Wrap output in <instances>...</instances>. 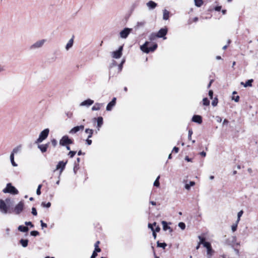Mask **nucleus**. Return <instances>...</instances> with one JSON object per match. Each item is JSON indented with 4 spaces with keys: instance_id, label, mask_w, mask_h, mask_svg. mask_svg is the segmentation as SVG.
<instances>
[{
    "instance_id": "15",
    "label": "nucleus",
    "mask_w": 258,
    "mask_h": 258,
    "mask_svg": "<svg viewBox=\"0 0 258 258\" xmlns=\"http://www.w3.org/2000/svg\"><path fill=\"white\" fill-rule=\"evenodd\" d=\"M93 103H94L93 100L88 99L86 100L83 101L82 102H81L80 104V106H89L91 105L92 104H93Z\"/></svg>"
},
{
    "instance_id": "40",
    "label": "nucleus",
    "mask_w": 258,
    "mask_h": 258,
    "mask_svg": "<svg viewBox=\"0 0 258 258\" xmlns=\"http://www.w3.org/2000/svg\"><path fill=\"white\" fill-rule=\"evenodd\" d=\"M41 205L43 207L49 208L51 206V203L50 202H48L46 204L44 202H42Z\"/></svg>"
},
{
    "instance_id": "45",
    "label": "nucleus",
    "mask_w": 258,
    "mask_h": 258,
    "mask_svg": "<svg viewBox=\"0 0 258 258\" xmlns=\"http://www.w3.org/2000/svg\"><path fill=\"white\" fill-rule=\"evenodd\" d=\"M159 178H156V179L155 180V181H154V185L155 186H156V187H158L160 185V183H159Z\"/></svg>"
},
{
    "instance_id": "37",
    "label": "nucleus",
    "mask_w": 258,
    "mask_h": 258,
    "mask_svg": "<svg viewBox=\"0 0 258 258\" xmlns=\"http://www.w3.org/2000/svg\"><path fill=\"white\" fill-rule=\"evenodd\" d=\"M195 5L198 7H201L203 4L202 0H194Z\"/></svg>"
},
{
    "instance_id": "22",
    "label": "nucleus",
    "mask_w": 258,
    "mask_h": 258,
    "mask_svg": "<svg viewBox=\"0 0 258 258\" xmlns=\"http://www.w3.org/2000/svg\"><path fill=\"white\" fill-rule=\"evenodd\" d=\"M214 253V250L212 249V247L207 249V255L208 258H211Z\"/></svg>"
},
{
    "instance_id": "13",
    "label": "nucleus",
    "mask_w": 258,
    "mask_h": 258,
    "mask_svg": "<svg viewBox=\"0 0 258 258\" xmlns=\"http://www.w3.org/2000/svg\"><path fill=\"white\" fill-rule=\"evenodd\" d=\"M146 5L149 10H153L157 7V4L152 1H150L146 4Z\"/></svg>"
},
{
    "instance_id": "8",
    "label": "nucleus",
    "mask_w": 258,
    "mask_h": 258,
    "mask_svg": "<svg viewBox=\"0 0 258 258\" xmlns=\"http://www.w3.org/2000/svg\"><path fill=\"white\" fill-rule=\"evenodd\" d=\"M132 29L125 28L119 33L120 37L121 38L125 39L127 37L128 35L131 32Z\"/></svg>"
},
{
    "instance_id": "38",
    "label": "nucleus",
    "mask_w": 258,
    "mask_h": 258,
    "mask_svg": "<svg viewBox=\"0 0 258 258\" xmlns=\"http://www.w3.org/2000/svg\"><path fill=\"white\" fill-rule=\"evenodd\" d=\"M157 246L159 247H162L163 249H165L166 246H167L166 243L163 242V243H160L159 241L157 242Z\"/></svg>"
},
{
    "instance_id": "64",
    "label": "nucleus",
    "mask_w": 258,
    "mask_h": 258,
    "mask_svg": "<svg viewBox=\"0 0 258 258\" xmlns=\"http://www.w3.org/2000/svg\"><path fill=\"white\" fill-rule=\"evenodd\" d=\"M228 123V121L226 119H225L223 122V124H227Z\"/></svg>"
},
{
    "instance_id": "63",
    "label": "nucleus",
    "mask_w": 258,
    "mask_h": 258,
    "mask_svg": "<svg viewBox=\"0 0 258 258\" xmlns=\"http://www.w3.org/2000/svg\"><path fill=\"white\" fill-rule=\"evenodd\" d=\"M213 81V80H211L210 81V83H209V84H208V87H207L208 88H210V87H211V84H212V83Z\"/></svg>"
},
{
    "instance_id": "31",
    "label": "nucleus",
    "mask_w": 258,
    "mask_h": 258,
    "mask_svg": "<svg viewBox=\"0 0 258 258\" xmlns=\"http://www.w3.org/2000/svg\"><path fill=\"white\" fill-rule=\"evenodd\" d=\"M10 160L12 165L16 167L17 166V164L16 163V162L14 161V156L13 155V154H11L10 155Z\"/></svg>"
},
{
    "instance_id": "1",
    "label": "nucleus",
    "mask_w": 258,
    "mask_h": 258,
    "mask_svg": "<svg viewBox=\"0 0 258 258\" xmlns=\"http://www.w3.org/2000/svg\"><path fill=\"white\" fill-rule=\"evenodd\" d=\"M10 202V199H6L5 201L0 199V212L2 214H7L11 213V212L9 211V207L6 204V203H9Z\"/></svg>"
},
{
    "instance_id": "28",
    "label": "nucleus",
    "mask_w": 258,
    "mask_h": 258,
    "mask_svg": "<svg viewBox=\"0 0 258 258\" xmlns=\"http://www.w3.org/2000/svg\"><path fill=\"white\" fill-rule=\"evenodd\" d=\"M20 243H21V244L22 245V246L23 247H26L28 245V240L27 239H21L20 240Z\"/></svg>"
},
{
    "instance_id": "58",
    "label": "nucleus",
    "mask_w": 258,
    "mask_h": 258,
    "mask_svg": "<svg viewBox=\"0 0 258 258\" xmlns=\"http://www.w3.org/2000/svg\"><path fill=\"white\" fill-rule=\"evenodd\" d=\"M95 252H100L101 251V249L99 247H95Z\"/></svg>"
},
{
    "instance_id": "59",
    "label": "nucleus",
    "mask_w": 258,
    "mask_h": 258,
    "mask_svg": "<svg viewBox=\"0 0 258 258\" xmlns=\"http://www.w3.org/2000/svg\"><path fill=\"white\" fill-rule=\"evenodd\" d=\"M66 115L67 116L69 117V118H71L72 116V113H70V112H68L66 113Z\"/></svg>"
},
{
    "instance_id": "16",
    "label": "nucleus",
    "mask_w": 258,
    "mask_h": 258,
    "mask_svg": "<svg viewBox=\"0 0 258 258\" xmlns=\"http://www.w3.org/2000/svg\"><path fill=\"white\" fill-rule=\"evenodd\" d=\"M146 22L145 20H142L140 21L137 22L136 26H135V29H138L142 27H144L146 24Z\"/></svg>"
},
{
    "instance_id": "36",
    "label": "nucleus",
    "mask_w": 258,
    "mask_h": 258,
    "mask_svg": "<svg viewBox=\"0 0 258 258\" xmlns=\"http://www.w3.org/2000/svg\"><path fill=\"white\" fill-rule=\"evenodd\" d=\"M203 104L205 106H209L210 105V101L207 98H204L203 99Z\"/></svg>"
},
{
    "instance_id": "47",
    "label": "nucleus",
    "mask_w": 258,
    "mask_h": 258,
    "mask_svg": "<svg viewBox=\"0 0 258 258\" xmlns=\"http://www.w3.org/2000/svg\"><path fill=\"white\" fill-rule=\"evenodd\" d=\"M76 151H70V152L69 153V155L70 156L71 158H73L75 155L76 154Z\"/></svg>"
},
{
    "instance_id": "41",
    "label": "nucleus",
    "mask_w": 258,
    "mask_h": 258,
    "mask_svg": "<svg viewBox=\"0 0 258 258\" xmlns=\"http://www.w3.org/2000/svg\"><path fill=\"white\" fill-rule=\"evenodd\" d=\"M178 226L182 230H184L185 228V224L184 223H183V222H179L178 223Z\"/></svg>"
},
{
    "instance_id": "6",
    "label": "nucleus",
    "mask_w": 258,
    "mask_h": 258,
    "mask_svg": "<svg viewBox=\"0 0 258 258\" xmlns=\"http://www.w3.org/2000/svg\"><path fill=\"white\" fill-rule=\"evenodd\" d=\"M24 203L23 201H20L18 204H17L14 209L13 212L14 214L16 215L20 214L24 210Z\"/></svg>"
},
{
    "instance_id": "5",
    "label": "nucleus",
    "mask_w": 258,
    "mask_h": 258,
    "mask_svg": "<svg viewBox=\"0 0 258 258\" xmlns=\"http://www.w3.org/2000/svg\"><path fill=\"white\" fill-rule=\"evenodd\" d=\"M3 192L5 193H10L13 195H17L18 194V190L11 183H8L5 188L3 189Z\"/></svg>"
},
{
    "instance_id": "12",
    "label": "nucleus",
    "mask_w": 258,
    "mask_h": 258,
    "mask_svg": "<svg viewBox=\"0 0 258 258\" xmlns=\"http://www.w3.org/2000/svg\"><path fill=\"white\" fill-rule=\"evenodd\" d=\"M116 98L114 97L111 102H110L106 106V110L107 111L111 110L112 107L115 105Z\"/></svg>"
},
{
    "instance_id": "19",
    "label": "nucleus",
    "mask_w": 258,
    "mask_h": 258,
    "mask_svg": "<svg viewBox=\"0 0 258 258\" xmlns=\"http://www.w3.org/2000/svg\"><path fill=\"white\" fill-rule=\"evenodd\" d=\"M195 184V182L194 181H190L188 182L187 181H186L184 187L185 189L189 190L190 188V187L194 186Z\"/></svg>"
},
{
    "instance_id": "55",
    "label": "nucleus",
    "mask_w": 258,
    "mask_h": 258,
    "mask_svg": "<svg viewBox=\"0 0 258 258\" xmlns=\"http://www.w3.org/2000/svg\"><path fill=\"white\" fill-rule=\"evenodd\" d=\"M153 225L152 224H150V223L148 224V228L151 229V230L152 231L154 230Z\"/></svg>"
},
{
    "instance_id": "11",
    "label": "nucleus",
    "mask_w": 258,
    "mask_h": 258,
    "mask_svg": "<svg viewBox=\"0 0 258 258\" xmlns=\"http://www.w3.org/2000/svg\"><path fill=\"white\" fill-rule=\"evenodd\" d=\"M84 128V126L83 125H81L79 126H76L72 128L69 132V133L71 134H74L77 133L80 131H83Z\"/></svg>"
},
{
    "instance_id": "24",
    "label": "nucleus",
    "mask_w": 258,
    "mask_h": 258,
    "mask_svg": "<svg viewBox=\"0 0 258 258\" xmlns=\"http://www.w3.org/2000/svg\"><path fill=\"white\" fill-rule=\"evenodd\" d=\"M102 105V104L101 103H96L95 105L92 107V110L93 111L99 110H100Z\"/></svg>"
},
{
    "instance_id": "29",
    "label": "nucleus",
    "mask_w": 258,
    "mask_h": 258,
    "mask_svg": "<svg viewBox=\"0 0 258 258\" xmlns=\"http://www.w3.org/2000/svg\"><path fill=\"white\" fill-rule=\"evenodd\" d=\"M103 124V118L102 117H98L97 118V126L98 127V130H99V128Z\"/></svg>"
},
{
    "instance_id": "51",
    "label": "nucleus",
    "mask_w": 258,
    "mask_h": 258,
    "mask_svg": "<svg viewBox=\"0 0 258 258\" xmlns=\"http://www.w3.org/2000/svg\"><path fill=\"white\" fill-rule=\"evenodd\" d=\"M51 142L52 146L54 147L56 146V145H57V141L55 139L52 140Z\"/></svg>"
},
{
    "instance_id": "32",
    "label": "nucleus",
    "mask_w": 258,
    "mask_h": 258,
    "mask_svg": "<svg viewBox=\"0 0 258 258\" xmlns=\"http://www.w3.org/2000/svg\"><path fill=\"white\" fill-rule=\"evenodd\" d=\"M158 36H157V33H151L149 36V39L151 40V41H152V40H154L155 39H156V38H157Z\"/></svg>"
},
{
    "instance_id": "48",
    "label": "nucleus",
    "mask_w": 258,
    "mask_h": 258,
    "mask_svg": "<svg viewBox=\"0 0 258 258\" xmlns=\"http://www.w3.org/2000/svg\"><path fill=\"white\" fill-rule=\"evenodd\" d=\"M32 214L34 216L37 215V212L36 209L35 208H32Z\"/></svg>"
},
{
    "instance_id": "56",
    "label": "nucleus",
    "mask_w": 258,
    "mask_h": 258,
    "mask_svg": "<svg viewBox=\"0 0 258 258\" xmlns=\"http://www.w3.org/2000/svg\"><path fill=\"white\" fill-rule=\"evenodd\" d=\"M86 143L88 145H90L92 144V140H90L88 138L86 140Z\"/></svg>"
},
{
    "instance_id": "33",
    "label": "nucleus",
    "mask_w": 258,
    "mask_h": 258,
    "mask_svg": "<svg viewBox=\"0 0 258 258\" xmlns=\"http://www.w3.org/2000/svg\"><path fill=\"white\" fill-rule=\"evenodd\" d=\"M198 238L200 240V241L199 242V244H204V243L206 242L207 241H206V239L205 237H202L201 236H198Z\"/></svg>"
},
{
    "instance_id": "2",
    "label": "nucleus",
    "mask_w": 258,
    "mask_h": 258,
    "mask_svg": "<svg viewBox=\"0 0 258 258\" xmlns=\"http://www.w3.org/2000/svg\"><path fill=\"white\" fill-rule=\"evenodd\" d=\"M46 42V40L43 39L39 40L31 45L29 47V49L31 51H35L43 47L44 43Z\"/></svg>"
},
{
    "instance_id": "43",
    "label": "nucleus",
    "mask_w": 258,
    "mask_h": 258,
    "mask_svg": "<svg viewBox=\"0 0 258 258\" xmlns=\"http://www.w3.org/2000/svg\"><path fill=\"white\" fill-rule=\"evenodd\" d=\"M30 234L33 236H36L39 235V232L37 231H32L30 232Z\"/></svg>"
},
{
    "instance_id": "42",
    "label": "nucleus",
    "mask_w": 258,
    "mask_h": 258,
    "mask_svg": "<svg viewBox=\"0 0 258 258\" xmlns=\"http://www.w3.org/2000/svg\"><path fill=\"white\" fill-rule=\"evenodd\" d=\"M203 246L206 248V249H208L209 248L212 247L211 243L209 242H206L204 243Z\"/></svg>"
},
{
    "instance_id": "54",
    "label": "nucleus",
    "mask_w": 258,
    "mask_h": 258,
    "mask_svg": "<svg viewBox=\"0 0 258 258\" xmlns=\"http://www.w3.org/2000/svg\"><path fill=\"white\" fill-rule=\"evenodd\" d=\"M97 255V253L95 252V251H94L92 255L91 256V258H95Z\"/></svg>"
},
{
    "instance_id": "46",
    "label": "nucleus",
    "mask_w": 258,
    "mask_h": 258,
    "mask_svg": "<svg viewBox=\"0 0 258 258\" xmlns=\"http://www.w3.org/2000/svg\"><path fill=\"white\" fill-rule=\"evenodd\" d=\"M41 187V185L39 184L37 187V190H36V194L38 195H40L41 194V191H40Z\"/></svg>"
},
{
    "instance_id": "53",
    "label": "nucleus",
    "mask_w": 258,
    "mask_h": 258,
    "mask_svg": "<svg viewBox=\"0 0 258 258\" xmlns=\"http://www.w3.org/2000/svg\"><path fill=\"white\" fill-rule=\"evenodd\" d=\"M40 223H41V226L42 227V228H44V227H47V224L46 223H44L42 220H41L40 221Z\"/></svg>"
},
{
    "instance_id": "39",
    "label": "nucleus",
    "mask_w": 258,
    "mask_h": 258,
    "mask_svg": "<svg viewBox=\"0 0 258 258\" xmlns=\"http://www.w3.org/2000/svg\"><path fill=\"white\" fill-rule=\"evenodd\" d=\"M218 98L217 97H215L213 100V101H212V105L213 106H216L217 105V104H218Z\"/></svg>"
},
{
    "instance_id": "17",
    "label": "nucleus",
    "mask_w": 258,
    "mask_h": 258,
    "mask_svg": "<svg viewBox=\"0 0 258 258\" xmlns=\"http://www.w3.org/2000/svg\"><path fill=\"white\" fill-rule=\"evenodd\" d=\"M49 143L43 145H39L38 148L40 150L42 153H44L47 151Z\"/></svg>"
},
{
    "instance_id": "61",
    "label": "nucleus",
    "mask_w": 258,
    "mask_h": 258,
    "mask_svg": "<svg viewBox=\"0 0 258 258\" xmlns=\"http://www.w3.org/2000/svg\"><path fill=\"white\" fill-rule=\"evenodd\" d=\"M221 9V7H216L215 8V10L217 11H220V10Z\"/></svg>"
},
{
    "instance_id": "44",
    "label": "nucleus",
    "mask_w": 258,
    "mask_h": 258,
    "mask_svg": "<svg viewBox=\"0 0 258 258\" xmlns=\"http://www.w3.org/2000/svg\"><path fill=\"white\" fill-rule=\"evenodd\" d=\"M192 134V131L191 130H189L188 132V139L189 140H191V135Z\"/></svg>"
},
{
    "instance_id": "26",
    "label": "nucleus",
    "mask_w": 258,
    "mask_h": 258,
    "mask_svg": "<svg viewBox=\"0 0 258 258\" xmlns=\"http://www.w3.org/2000/svg\"><path fill=\"white\" fill-rule=\"evenodd\" d=\"M18 229L19 231L23 232H26L29 230V229L27 227L24 226L23 225L19 226V227H18Z\"/></svg>"
},
{
    "instance_id": "49",
    "label": "nucleus",
    "mask_w": 258,
    "mask_h": 258,
    "mask_svg": "<svg viewBox=\"0 0 258 258\" xmlns=\"http://www.w3.org/2000/svg\"><path fill=\"white\" fill-rule=\"evenodd\" d=\"M232 99L234 100L236 102H238L239 100V96H233Z\"/></svg>"
},
{
    "instance_id": "62",
    "label": "nucleus",
    "mask_w": 258,
    "mask_h": 258,
    "mask_svg": "<svg viewBox=\"0 0 258 258\" xmlns=\"http://www.w3.org/2000/svg\"><path fill=\"white\" fill-rule=\"evenodd\" d=\"M200 154L202 156H204V157H205L206 155V153L204 151H203L202 152H201Z\"/></svg>"
},
{
    "instance_id": "60",
    "label": "nucleus",
    "mask_w": 258,
    "mask_h": 258,
    "mask_svg": "<svg viewBox=\"0 0 258 258\" xmlns=\"http://www.w3.org/2000/svg\"><path fill=\"white\" fill-rule=\"evenodd\" d=\"M160 228L158 226L156 227V229L154 230H155V232H158L160 231Z\"/></svg>"
},
{
    "instance_id": "35",
    "label": "nucleus",
    "mask_w": 258,
    "mask_h": 258,
    "mask_svg": "<svg viewBox=\"0 0 258 258\" xmlns=\"http://www.w3.org/2000/svg\"><path fill=\"white\" fill-rule=\"evenodd\" d=\"M243 214V211L242 210L240 211L237 213V220L236 221H237V223H239V221L240 220V218L242 216Z\"/></svg>"
},
{
    "instance_id": "23",
    "label": "nucleus",
    "mask_w": 258,
    "mask_h": 258,
    "mask_svg": "<svg viewBox=\"0 0 258 258\" xmlns=\"http://www.w3.org/2000/svg\"><path fill=\"white\" fill-rule=\"evenodd\" d=\"M252 79L248 80L247 81L245 82V83H244L243 82H241V85H243L244 87H251L252 86Z\"/></svg>"
},
{
    "instance_id": "4",
    "label": "nucleus",
    "mask_w": 258,
    "mask_h": 258,
    "mask_svg": "<svg viewBox=\"0 0 258 258\" xmlns=\"http://www.w3.org/2000/svg\"><path fill=\"white\" fill-rule=\"evenodd\" d=\"M49 130L48 128H46L42 131L39 134V138L37 139L35 143H40L43 141L47 138L48 136Z\"/></svg>"
},
{
    "instance_id": "3",
    "label": "nucleus",
    "mask_w": 258,
    "mask_h": 258,
    "mask_svg": "<svg viewBox=\"0 0 258 258\" xmlns=\"http://www.w3.org/2000/svg\"><path fill=\"white\" fill-rule=\"evenodd\" d=\"M149 42L146 41L143 45L141 46V49L144 52L148 53L150 51H154L157 47V44H154L152 47H148Z\"/></svg>"
},
{
    "instance_id": "50",
    "label": "nucleus",
    "mask_w": 258,
    "mask_h": 258,
    "mask_svg": "<svg viewBox=\"0 0 258 258\" xmlns=\"http://www.w3.org/2000/svg\"><path fill=\"white\" fill-rule=\"evenodd\" d=\"M25 224L27 226H30L31 227H33L34 225L31 222H25Z\"/></svg>"
},
{
    "instance_id": "10",
    "label": "nucleus",
    "mask_w": 258,
    "mask_h": 258,
    "mask_svg": "<svg viewBox=\"0 0 258 258\" xmlns=\"http://www.w3.org/2000/svg\"><path fill=\"white\" fill-rule=\"evenodd\" d=\"M167 33V28H162L157 33L158 38H162L163 37L164 39H165L166 37H165V35Z\"/></svg>"
},
{
    "instance_id": "18",
    "label": "nucleus",
    "mask_w": 258,
    "mask_h": 258,
    "mask_svg": "<svg viewBox=\"0 0 258 258\" xmlns=\"http://www.w3.org/2000/svg\"><path fill=\"white\" fill-rule=\"evenodd\" d=\"M66 164V162H64L63 161H59L56 165V169L60 170V171L61 172L64 168Z\"/></svg>"
},
{
    "instance_id": "21",
    "label": "nucleus",
    "mask_w": 258,
    "mask_h": 258,
    "mask_svg": "<svg viewBox=\"0 0 258 258\" xmlns=\"http://www.w3.org/2000/svg\"><path fill=\"white\" fill-rule=\"evenodd\" d=\"M21 149H22V146L21 145H19V146L15 147L13 149L11 154H13V155L14 156V155L15 154H17L19 152H20L21 151Z\"/></svg>"
},
{
    "instance_id": "27",
    "label": "nucleus",
    "mask_w": 258,
    "mask_h": 258,
    "mask_svg": "<svg viewBox=\"0 0 258 258\" xmlns=\"http://www.w3.org/2000/svg\"><path fill=\"white\" fill-rule=\"evenodd\" d=\"M169 12L165 9L164 10H163V19L165 20H167L169 19Z\"/></svg>"
},
{
    "instance_id": "7",
    "label": "nucleus",
    "mask_w": 258,
    "mask_h": 258,
    "mask_svg": "<svg viewBox=\"0 0 258 258\" xmlns=\"http://www.w3.org/2000/svg\"><path fill=\"white\" fill-rule=\"evenodd\" d=\"M73 144V141L68 136H63L59 141V144L62 146H66Z\"/></svg>"
},
{
    "instance_id": "25",
    "label": "nucleus",
    "mask_w": 258,
    "mask_h": 258,
    "mask_svg": "<svg viewBox=\"0 0 258 258\" xmlns=\"http://www.w3.org/2000/svg\"><path fill=\"white\" fill-rule=\"evenodd\" d=\"M162 224L163 226V229L164 231H166L168 229L170 230V231H172L170 227L168 226L167 225V223L166 221H162Z\"/></svg>"
},
{
    "instance_id": "34",
    "label": "nucleus",
    "mask_w": 258,
    "mask_h": 258,
    "mask_svg": "<svg viewBox=\"0 0 258 258\" xmlns=\"http://www.w3.org/2000/svg\"><path fill=\"white\" fill-rule=\"evenodd\" d=\"M238 223H237V221H236L235 223L231 226V230L233 232H235L237 230Z\"/></svg>"
},
{
    "instance_id": "57",
    "label": "nucleus",
    "mask_w": 258,
    "mask_h": 258,
    "mask_svg": "<svg viewBox=\"0 0 258 258\" xmlns=\"http://www.w3.org/2000/svg\"><path fill=\"white\" fill-rule=\"evenodd\" d=\"M179 151V149L177 147H174L173 149L172 152H174L175 153H177Z\"/></svg>"
},
{
    "instance_id": "30",
    "label": "nucleus",
    "mask_w": 258,
    "mask_h": 258,
    "mask_svg": "<svg viewBox=\"0 0 258 258\" xmlns=\"http://www.w3.org/2000/svg\"><path fill=\"white\" fill-rule=\"evenodd\" d=\"M85 133L86 134H89L88 137V139H90V138H92V135L93 134V130H91V129H89V128H86L85 130Z\"/></svg>"
},
{
    "instance_id": "52",
    "label": "nucleus",
    "mask_w": 258,
    "mask_h": 258,
    "mask_svg": "<svg viewBox=\"0 0 258 258\" xmlns=\"http://www.w3.org/2000/svg\"><path fill=\"white\" fill-rule=\"evenodd\" d=\"M213 92L212 90H210L209 91V96L211 99H213Z\"/></svg>"
},
{
    "instance_id": "14",
    "label": "nucleus",
    "mask_w": 258,
    "mask_h": 258,
    "mask_svg": "<svg viewBox=\"0 0 258 258\" xmlns=\"http://www.w3.org/2000/svg\"><path fill=\"white\" fill-rule=\"evenodd\" d=\"M192 121L201 124L202 122V118L200 115H195L192 118Z\"/></svg>"
},
{
    "instance_id": "20",
    "label": "nucleus",
    "mask_w": 258,
    "mask_h": 258,
    "mask_svg": "<svg viewBox=\"0 0 258 258\" xmlns=\"http://www.w3.org/2000/svg\"><path fill=\"white\" fill-rule=\"evenodd\" d=\"M74 43V38L73 37L67 43L66 46V49L67 50H69L73 45Z\"/></svg>"
},
{
    "instance_id": "9",
    "label": "nucleus",
    "mask_w": 258,
    "mask_h": 258,
    "mask_svg": "<svg viewBox=\"0 0 258 258\" xmlns=\"http://www.w3.org/2000/svg\"><path fill=\"white\" fill-rule=\"evenodd\" d=\"M123 49V46H121L118 50L113 51L112 52V57L114 58H119L122 55V51Z\"/></svg>"
}]
</instances>
